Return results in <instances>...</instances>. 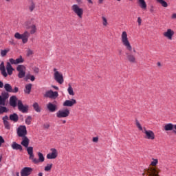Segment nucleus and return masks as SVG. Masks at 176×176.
Here are the masks:
<instances>
[{"label":"nucleus","mask_w":176,"mask_h":176,"mask_svg":"<svg viewBox=\"0 0 176 176\" xmlns=\"http://www.w3.org/2000/svg\"><path fill=\"white\" fill-rule=\"evenodd\" d=\"M38 176H43V173H39L38 174Z\"/></svg>","instance_id":"obj_63"},{"label":"nucleus","mask_w":176,"mask_h":176,"mask_svg":"<svg viewBox=\"0 0 176 176\" xmlns=\"http://www.w3.org/2000/svg\"><path fill=\"white\" fill-rule=\"evenodd\" d=\"M30 78H31V76L27 75V76H25V80H28V79H30Z\"/></svg>","instance_id":"obj_56"},{"label":"nucleus","mask_w":176,"mask_h":176,"mask_svg":"<svg viewBox=\"0 0 176 176\" xmlns=\"http://www.w3.org/2000/svg\"><path fill=\"white\" fill-rule=\"evenodd\" d=\"M67 92L69 96H75V92H74V88H72V86L70 83L68 84Z\"/></svg>","instance_id":"obj_31"},{"label":"nucleus","mask_w":176,"mask_h":176,"mask_svg":"<svg viewBox=\"0 0 176 176\" xmlns=\"http://www.w3.org/2000/svg\"><path fill=\"white\" fill-rule=\"evenodd\" d=\"M62 123H63V124H65V123H67V121H66V120H63V121H62Z\"/></svg>","instance_id":"obj_64"},{"label":"nucleus","mask_w":176,"mask_h":176,"mask_svg":"<svg viewBox=\"0 0 176 176\" xmlns=\"http://www.w3.org/2000/svg\"><path fill=\"white\" fill-rule=\"evenodd\" d=\"M30 34L33 35V34H35V32H36V25H32L30 27Z\"/></svg>","instance_id":"obj_35"},{"label":"nucleus","mask_w":176,"mask_h":176,"mask_svg":"<svg viewBox=\"0 0 176 176\" xmlns=\"http://www.w3.org/2000/svg\"><path fill=\"white\" fill-rule=\"evenodd\" d=\"M2 144H5V140H3L2 136H0V146H2Z\"/></svg>","instance_id":"obj_46"},{"label":"nucleus","mask_w":176,"mask_h":176,"mask_svg":"<svg viewBox=\"0 0 176 176\" xmlns=\"http://www.w3.org/2000/svg\"><path fill=\"white\" fill-rule=\"evenodd\" d=\"M33 108L36 112H41V107H39V104H38V102H34L33 104Z\"/></svg>","instance_id":"obj_34"},{"label":"nucleus","mask_w":176,"mask_h":176,"mask_svg":"<svg viewBox=\"0 0 176 176\" xmlns=\"http://www.w3.org/2000/svg\"><path fill=\"white\" fill-rule=\"evenodd\" d=\"M6 69L8 75H12V74H13L14 69L12 67V65L10 64V63L9 62L7 63Z\"/></svg>","instance_id":"obj_29"},{"label":"nucleus","mask_w":176,"mask_h":176,"mask_svg":"<svg viewBox=\"0 0 176 176\" xmlns=\"http://www.w3.org/2000/svg\"><path fill=\"white\" fill-rule=\"evenodd\" d=\"M47 107L48 111H50V112H56L57 109V105L54 104L52 102H49L47 105Z\"/></svg>","instance_id":"obj_21"},{"label":"nucleus","mask_w":176,"mask_h":176,"mask_svg":"<svg viewBox=\"0 0 176 176\" xmlns=\"http://www.w3.org/2000/svg\"><path fill=\"white\" fill-rule=\"evenodd\" d=\"M16 101H17V98L16 96H12L10 98V105L11 107H13V108L16 107V106L17 105V104L16 103Z\"/></svg>","instance_id":"obj_26"},{"label":"nucleus","mask_w":176,"mask_h":176,"mask_svg":"<svg viewBox=\"0 0 176 176\" xmlns=\"http://www.w3.org/2000/svg\"><path fill=\"white\" fill-rule=\"evenodd\" d=\"M31 120H32V117L31 116H28L27 118L25 119V124L28 125L31 124Z\"/></svg>","instance_id":"obj_40"},{"label":"nucleus","mask_w":176,"mask_h":176,"mask_svg":"<svg viewBox=\"0 0 176 176\" xmlns=\"http://www.w3.org/2000/svg\"><path fill=\"white\" fill-rule=\"evenodd\" d=\"M157 67H162V63L160 62L157 63Z\"/></svg>","instance_id":"obj_59"},{"label":"nucleus","mask_w":176,"mask_h":176,"mask_svg":"<svg viewBox=\"0 0 176 176\" xmlns=\"http://www.w3.org/2000/svg\"><path fill=\"white\" fill-rule=\"evenodd\" d=\"M10 120L14 122V123L19 122V116L17 113H14L13 114L10 115Z\"/></svg>","instance_id":"obj_28"},{"label":"nucleus","mask_w":176,"mask_h":176,"mask_svg":"<svg viewBox=\"0 0 176 176\" xmlns=\"http://www.w3.org/2000/svg\"><path fill=\"white\" fill-rule=\"evenodd\" d=\"M0 71L1 72V75L4 76V78H6L8 76V73H6V69L5 68V64L3 62H1L0 64Z\"/></svg>","instance_id":"obj_25"},{"label":"nucleus","mask_w":176,"mask_h":176,"mask_svg":"<svg viewBox=\"0 0 176 176\" xmlns=\"http://www.w3.org/2000/svg\"><path fill=\"white\" fill-rule=\"evenodd\" d=\"M14 38H16V39H22V36L20 33L16 32L14 34Z\"/></svg>","instance_id":"obj_45"},{"label":"nucleus","mask_w":176,"mask_h":176,"mask_svg":"<svg viewBox=\"0 0 176 176\" xmlns=\"http://www.w3.org/2000/svg\"><path fill=\"white\" fill-rule=\"evenodd\" d=\"M52 167H53V164H48L45 167V171H50L52 170Z\"/></svg>","instance_id":"obj_39"},{"label":"nucleus","mask_w":176,"mask_h":176,"mask_svg":"<svg viewBox=\"0 0 176 176\" xmlns=\"http://www.w3.org/2000/svg\"><path fill=\"white\" fill-rule=\"evenodd\" d=\"M16 71H18L19 72L18 77L19 78V79H23V78L25 77V66L23 65H18L16 67Z\"/></svg>","instance_id":"obj_8"},{"label":"nucleus","mask_w":176,"mask_h":176,"mask_svg":"<svg viewBox=\"0 0 176 176\" xmlns=\"http://www.w3.org/2000/svg\"><path fill=\"white\" fill-rule=\"evenodd\" d=\"M77 3H82V0H76Z\"/></svg>","instance_id":"obj_61"},{"label":"nucleus","mask_w":176,"mask_h":176,"mask_svg":"<svg viewBox=\"0 0 176 176\" xmlns=\"http://www.w3.org/2000/svg\"><path fill=\"white\" fill-rule=\"evenodd\" d=\"M12 148L15 151H23V146H21V144H17L16 142L12 143Z\"/></svg>","instance_id":"obj_27"},{"label":"nucleus","mask_w":176,"mask_h":176,"mask_svg":"<svg viewBox=\"0 0 176 176\" xmlns=\"http://www.w3.org/2000/svg\"><path fill=\"white\" fill-rule=\"evenodd\" d=\"M35 8H36L35 3H34V1H32L30 3V5L29 6L30 12H34V10L35 9Z\"/></svg>","instance_id":"obj_37"},{"label":"nucleus","mask_w":176,"mask_h":176,"mask_svg":"<svg viewBox=\"0 0 176 176\" xmlns=\"http://www.w3.org/2000/svg\"><path fill=\"white\" fill-rule=\"evenodd\" d=\"M98 3H103L104 0H98Z\"/></svg>","instance_id":"obj_60"},{"label":"nucleus","mask_w":176,"mask_h":176,"mask_svg":"<svg viewBox=\"0 0 176 176\" xmlns=\"http://www.w3.org/2000/svg\"><path fill=\"white\" fill-rule=\"evenodd\" d=\"M157 2H158V3H160V5L163 6V8H167V6H168V4H167V2H166L164 0H157Z\"/></svg>","instance_id":"obj_36"},{"label":"nucleus","mask_w":176,"mask_h":176,"mask_svg":"<svg viewBox=\"0 0 176 176\" xmlns=\"http://www.w3.org/2000/svg\"><path fill=\"white\" fill-rule=\"evenodd\" d=\"M142 132L145 134L144 138L146 140H155V133L151 130H146V129H144Z\"/></svg>","instance_id":"obj_13"},{"label":"nucleus","mask_w":176,"mask_h":176,"mask_svg":"<svg viewBox=\"0 0 176 176\" xmlns=\"http://www.w3.org/2000/svg\"><path fill=\"white\" fill-rule=\"evenodd\" d=\"M3 87V82L2 81H0V89H2Z\"/></svg>","instance_id":"obj_55"},{"label":"nucleus","mask_w":176,"mask_h":176,"mask_svg":"<svg viewBox=\"0 0 176 176\" xmlns=\"http://www.w3.org/2000/svg\"><path fill=\"white\" fill-rule=\"evenodd\" d=\"M9 52V50H3L1 51V57H5V56H6V54H8V52Z\"/></svg>","instance_id":"obj_43"},{"label":"nucleus","mask_w":176,"mask_h":176,"mask_svg":"<svg viewBox=\"0 0 176 176\" xmlns=\"http://www.w3.org/2000/svg\"><path fill=\"white\" fill-rule=\"evenodd\" d=\"M136 126L139 129V130H140V131H142V126H141V124L140 123L139 121H138V120H136Z\"/></svg>","instance_id":"obj_44"},{"label":"nucleus","mask_w":176,"mask_h":176,"mask_svg":"<svg viewBox=\"0 0 176 176\" xmlns=\"http://www.w3.org/2000/svg\"><path fill=\"white\" fill-rule=\"evenodd\" d=\"M27 148V152L29 155V159L30 160H32L34 157V148L32 146L26 147Z\"/></svg>","instance_id":"obj_23"},{"label":"nucleus","mask_w":176,"mask_h":176,"mask_svg":"<svg viewBox=\"0 0 176 176\" xmlns=\"http://www.w3.org/2000/svg\"><path fill=\"white\" fill-rule=\"evenodd\" d=\"M9 43H10V45H15V43H14V40L11 39V40L9 41Z\"/></svg>","instance_id":"obj_53"},{"label":"nucleus","mask_w":176,"mask_h":176,"mask_svg":"<svg viewBox=\"0 0 176 176\" xmlns=\"http://www.w3.org/2000/svg\"><path fill=\"white\" fill-rule=\"evenodd\" d=\"M51 153L47 155V159H56L57 156H58V153L57 152V149L52 148L50 149Z\"/></svg>","instance_id":"obj_16"},{"label":"nucleus","mask_w":176,"mask_h":176,"mask_svg":"<svg viewBox=\"0 0 176 176\" xmlns=\"http://www.w3.org/2000/svg\"><path fill=\"white\" fill-rule=\"evenodd\" d=\"M21 144L25 148H28V145H30V139H28L27 136L22 138V142Z\"/></svg>","instance_id":"obj_24"},{"label":"nucleus","mask_w":176,"mask_h":176,"mask_svg":"<svg viewBox=\"0 0 176 176\" xmlns=\"http://www.w3.org/2000/svg\"><path fill=\"white\" fill-rule=\"evenodd\" d=\"M53 89H55V90H58V87L52 85Z\"/></svg>","instance_id":"obj_57"},{"label":"nucleus","mask_w":176,"mask_h":176,"mask_svg":"<svg viewBox=\"0 0 176 176\" xmlns=\"http://www.w3.org/2000/svg\"><path fill=\"white\" fill-rule=\"evenodd\" d=\"M126 58L128 63L131 64H135L137 63V57H135V54L131 52H126Z\"/></svg>","instance_id":"obj_9"},{"label":"nucleus","mask_w":176,"mask_h":176,"mask_svg":"<svg viewBox=\"0 0 176 176\" xmlns=\"http://www.w3.org/2000/svg\"><path fill=\"white\" fill-rule=\"evenodd\" d=\"M138 25H141V23H142V19L140 16L138 18Z\"/></svg>","instance_id":"obj_47"},{"label":"nucleus","mask_w":176,"mask_h":176,"mask_svg":"<svg viewBox=\"0 0 176 176\" xmlns=\"http://www.w3.org/2000/svg\"><path fill=\"white\" fill-rule=\"evenodd\" d=\"M93 142H98V138L97 137L93 138Z\"/></svg>","instance_id":"obj_51"},{"label":"nucleus","mask_w":176,"mask_h":176,"mask_svg":"<svg viewBox=\"0 0 176 176\" xmlns=\"http://www.w3.org/2000/svg\"><path fill=\"white\" fill-rule=\"evenodd\" d=\"M72 10L79 17L82 19L83 16V8H80L78 4H74L72 6Z\"/></svg>","instance_id":"obj_6"},{"label":"nucleus","mask_w":176,"mask_h":176,"mask_svg":"<svg viewBox=\"0 0 176 176\" xmlns=\"http://www.w3.org/2000/svg\"><path fill=\"white\" fill-rule=\"evenodd\" d=\"M172 19H176V13L172 14Z\"/></svg>","instance_id":"obj_58"},{"label":"nucleus","mask_w":176,"mask_h":176,"mask_svg":"<svg viewBox=\"0 0 176 176\" xmlns=\"http://www.w3.org/2000/svg\"><path fill=\"white\" fill-rule=\"evenodd\" d=\"M33 54H34V52H32V50H28V56H31Z\"/></svg>","instance_id":"obj_49"},{"label":"nucleus","mask_w":176,"mask_h":176,"mask_svg":"<svg viewBox=\"0 0 176 176\" xmlns=\"http://www.w3.org/2000/svg\"><path fill=\"white\" fill-rule=\"evenodd\" d=\"M8 120H9V117L8 116H6L3 118V122L5 128L7 130H10V124L8 122Z\"/></svg>","instance_id":"obj_22"},{"label":"nucleus","mask_w":176,"mask_h":176,"mask_svg":"<svg viewBox=\"0 0 176 176\" xmlns=\"http://www.w3.org/2000/svg\"><path fill=\"white\" fill-rule=\"evenodd\" d=\"M160 173V169L157 167H149L148 169L145 170V173H142L143 176H159V173Z\"/></svg>","instance_id":"obj_3"},{"label":"nucleus","mask_w":176,"mask_h":176,"mask_svg":"<svg viewBox=\"0 0 176 176\" xmlns=\"http://www.w3.org/2000/svg\"><path fill=\"white\" fill-rule=\"evenodd\" d=\"M9 98V94L8 92H3L1 96H0V115L8 112V108L5 107L6 105V100Z\"/></svg>","instance_id":"obj_2"},{"label":"nucleus","mask_w":176,"mask_h":176,"mask_svg":"<svg viewBox=\"0 0 176 176\" xmlns=\"http://www.w3.org/2000/svg\"><path fill=\"white\" fill-rule=\"evenodd\" d=\"M173 129H174L173 133H174L175 134H176V124L174 125V124H171V123H169V124H166L164 126V130H165L166 131H171V130H173Z\"/></svg>","instance_id":"obj_18"},{"label":"nucleus","mask_w":176,"mask_h":176,"mask_svg":"<svg viewBox=\"0 0 176 176\" xmlns=\"http://www.w3.org/2000/svg\"><path fill=\"white\" fill-rule=\"evenodd\" d=\"M69 109L59 110L56 112V118L61 119L63 118H68L69 116Z\"/></svg>","instance_id":"obj_7"},{"label":"nucleus","mask_w":176,"mask_h":176,"mask_svg":"<svg viewBox=\"0 0 176 176\" xmlns=\"http://www.w3.org/2000/svg\"><path fill=\"white\" fill-rule=\"evenodd\" d=\"M87 1L89 2V3H91V5H93V1H91V0H87Z\"/></svg>","instance_id":"obj_62"},{"label":"nucleus","mask_w":176,"mask_h":176,"mask_svg":"<svg viewBox=\"0 0 176 176\" xmlns=\"http://www.w3.org/2000/svg\"><path fill=\"white\" fill-rule=\"evenodd\" d=\"M157 163H159V161L157 159H153V161L151 162V165L153 166V167H156L157 165Z\"/></svg>","instance_id":"obj_42"},{"label":"nucleus","mask_w":176,"mask_h":176,"mask_svg":"<svg viewBox=\"0 0 176 176\" xmlns=\"http://www.w3.org/2000/svg\"><path fill=\"white\" fill-rule=\"evenodd\" d=\"M10 64L17 65V64H22V63H24V59H23V56H20L16 59L10 58L9 60Z\"/></svg>","instance_id":"obj_17"},{"label":"nucleus","mask_w":176,"mask_h":176,"mask_svg":"<svg viewBox=\"0 0 176 176\" xmlns=\"http://www.w3.org/2000/svg\"><path fill=\"white\" fill-rule=\"evenodd\" d=\"M45 98H51V100H56L58 97V92L53 91V90H49L44 94Z\"/></svg>","instance_id":"obj_10"},{"label":"nucleus","mask_w":176,"mask_h":176,"mask_svg":"<svg viewBox=\"0 0 176 176\" xmlns=\"http://www.w3.org/2000/svg\"><path fill=\"white\" fill-rule=\"evenodd\" d=\"M121 42L123 46H124L126 50H128V52H131L133 50V53L137 52L135 48L133 49L130 41H129V37L127 36V32L126 31L122 32L121 34Z\"/></svg>","instance_id":"obj_1"},{"label":"nucleus","mask_w":176,"mask_h":176,"mask_svg":"<svg viewBox=\"0 0 176 176\" xmlns=\"http://www.w3.org/2000/svg\"><path fill=\"white\" fill-rule=\"evenodd\" d=\"M23 27L26 28V30H30V28L31 27L30 21H25L23 24Z\"/></svg>","instance_id":"obj_38"},{"label":"nucleus","mask_w":176,"mask_h":176,"mask_svg":"<svg viewBox=\"0 0 176 176\" xmlns=\"http://www.w3.org/2000/svg\"><path fill=\"white\" fill-rule=\"evenodd\" d=\"M19 91V88L17 87H15L14 89H12V91L11 93H17Z\"/></svg>","instance_id":"obj_48"},{"label":"nucleus","mask_w":176,"mask_h":176,"mask_svg":"<svg viewBox=\"0 0 176 176\" xmlns=\"http://www.w3.org/2000/svg\"><path fill=\"white\" fill-rule=\"evenodd\" d=\"M4 89L6 91H8V93H12V91H13V89H12V85H10V84H5Z\"/></svg>","instance_id":"obj_33"},{"label":"nucleus","mask_w":176,"mask_h":176,"mask_svg":"<svg viewBox=\"0 0 176 176\" xmlns=\"http://www.w3.org/2000/svg\"><path fill=\"white\" fill-rule=\"evenodd\" d=\"M16 134L21 138L27 137V127L25 125H20L16 130Z\"/></svg>","instance_id":"obj_5"},{"label":"nucleus","mask_w":176,"mask_h":176,"mask_svg":"<svg viewBox=\"0 0 176 176\" xmlns=\"http://www.w3.org/2000/svg\"><path fill=\"white\" fill-rule=\"evenodd\" d=\"M49 127H50V125L49 124H44V128L45 129H49Z\"/></svg>","instance_id":"obj_54"},{"label":"nucleus","mask_w":176,"mask_h":176,"mask_svg":"<svg viewBox=\"0 0 176 176\" xmlns=\"http://www.w3.org/2000/svg\"><path fill=\"white\" fill-rule=\"evenodd\" d=\"M34 72H35V74H38L39 73V68L34 67Z\"/></svg>","instance_id":"obj_50"},{"label":"nucleus","mask_w":176,"mask_h":176,"mask_svg":"<svg viewBox=\"0 0 176 176\" xmlns=\"http://www.w3.org/2000/svg\"><path fill=\"white\" fill-rule=\"evenodd\" d=\"M38 159L33 157L32 160V163H34V164H38V163H43L45 162V157L43 156V154L42 153H38Z\"/></svg>","instance_id":"obj_15"},{"label":"nucleus","mask_w":176,"mask_h":176,"mask_svg":"<svg viewBox=\"0 0 176 176\" xmlns=\"http://www.w3.org/2000/svg\"><path fill=\"white\" fill-rule=\"evenodd\" d=\"M32 89V84H28L25 85V93L26 94H30L31 93V89Z\"/></svg>","instance_id":"obj_32"},{"label":"nucleus","mask_w":176,"mask_h":176,"mask_svg":"<svg viewBox=\"0 0 176 176\" xmlns=\"http://www.w3.org/2000/svg\"><path fill=\"white\" fill-rule=\"evenodd\" d=\"M102 20L104 27H107V25H108V20H107V18H105V16H102Z\"/></svg>","instance_id":"obj_41"},{"label":"nucleus","mask_w":176,"mask_h":176,"mask_svg":"<svg viewBox=\"0 0 176 176\" xmlns=\"http://www.w3.org/2000/svg\"><path fill=\"white\" fill-rule=\"evenodd\" d=\"M30 33L25 30L22 34H21V36H22V43L23 44H25L27 43V42H28V38H30Z\"/></svg>","instance_id":"obj_19"},{"label":"nucleus","mask_w":176,"mask_h":176,"mask_svg":"<svg viewBox=\"0 0 176 176\" xmlns=\"http://www.w3.org/2000/svg\"><path fill=\"white\" fill-rule=\"evenodd\" d=\"M138 3L142 10H146V2H145V0H138Z\"/></svg>","instance_id":"obj_30"},{"label":"nucleus","mask_w":176,"mask_h":176,"mask_svg":"<svg viewBox=\"0 0 176 176\" xmlns=\"http://www.w3.org/2000/svg\"><path fill=\"white\" fill-rule=\"evenodd\" d=\"M76 100L75 99L66 100L63 102V107H74V105H76Z\"/></svg>","instance_id":"obj_20"},{"label":"nucleus","mask_w":176,"mask_h":176,"mask_svg":"<svg viewBox=\"0 0 176 176\" xmlns=\"http://www.w3.org/2000/svg\"><path fill=\"white\" fill-rule=\"evenodd\" d=\"M17 106L19 111L22 112V113H27V112H28V105L23 104V102H21V100H18Z\"/></svg>","instance_id":"obj_11"},{"label":"nucleus","mask_w":176,"mask_h":176,"mask_svg":"<svg viewBox=\"0 0 176 176\" xmlns=\"http://www.w3.org/2000/svg\"><path fill=\"white\" fill-rule=\"evenodd\" d=\"M30 80H31L32 82H34V80H35V76H30Z\"/></svg>","instance_id":"obj_52"},{"label":"nucleus","mask_w":176,"mask_h":176,"mask_svg":"<svg viewBox=\"0 0 176 176\" xmlns=\"http://www.w3.org/2000/svg\"><path fill=\"white\" fill-rule=\"evenodd\" d=\"M53 72L54 80L59 85H63L64 83V76H63V73L58 72V69L56 68H54Z\"/></svg>","instance_id":"obj_4"},{"label":"nucleus","mask_w":176,"mask_h":176,"mask_svg":"<svg viewBox=\"0 0 176 176\" xmlns=\"http://www.w3.org/2000/svg\"><path fill=\"white\" fill-rule=\"evenodd\" d=\"M34 171V169L31 167H24L21 170V176H30Z\"/></svg>","instance_id":"obj_14"},{"label":"nucleus","mask_w":176,"mask_h":176,"mask_svg":"<svg viewBox=\"0 0 176 176\" xmlns=\"http://www.w3.org/2000/svg\"><path fill=\"white\" fill-rule=\"evenodd\" d=\"M175 32L171 29H167L166 32L163 33L164 38H166L168 41H173V36H174Z\"/></svg>","instance_id":"obj_12"}]
</instances>
